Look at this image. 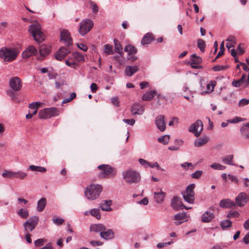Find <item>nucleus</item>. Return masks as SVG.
Masks as SVG:
<instances>
[{
  "label": "nucleus",
  "mask_w": 249,
  "mask_h": 249,
  "mask_svg": "<svg viewBox=\"0 0 249 249\" xmlns=\"http://www.w3.org/2000/svg\"><path fill=\"white\" fill-rule=\"evenodd\" d=\"M102 190L103 187L102 185L91 184L86 188L85 195L88 199L93 200L99 197Z\"/></svg>",
  "instance_id": "obj_1"
},
{
  "label": "nucleus",
  "mask_w": 249,
  "mask_h": 249,
  "mask_svg": "<svg viewBox=\"0 0 249 249\" xmlns=\"http://www.w3.org/2000/svg\"><path fill=\"white\" fill-rule=\"evenodd\" d=\"M19 52L16 49L2 47L0 49V58L5 62H11L18 56Z\"/></svg>",
  "instance_id": "obj_2"
},
{
  "label": "nucleus",
  "mask_w": 249,
  "mask_h": 249,
  "mask_svg": "<svg viewBox=\"0 0 249 249\" xmlns=\"http://www.w3.org/2000/svg\"><path fill=\"white\" fill-rule=\"evenodd\" d=\"M41 29V26L38 23L31 25L29 27V32L38 43L42 42L44 40V36Z\"/></svg>",
  "instance_id": "obj_3"
},
{
  "label": "nucleus",
  "mask_w": 249,
  "mask_h": 249,
  "mask_svg": "<svg viewBox=\"0 0 249 249\" xmlns=\"http://www.w3.org/2000/svg\"><path fill=\"white\" fill-rule=\"evenodd\" d=\"M100 172L99 177L100 178H106L108 177H114L116 174V170L108 164H101L98 166Z\"/></svg>",
  "instance_id": "obj_4"
},
{
  "label": "nucleus",
  "mask_w": 249,
  "mask_h": 249,
  "mask_svg": "<svg viewBox=\"0 0 249 249\" xmlns=\"http://www.w3.org/2000/svg\"><path fill=\"white\" fill-rule=\"evenodd\" d=\"M123 176L125 182L129 183H136L140 181V174L134 170L125 171L123 173Z\"/></svg>",
  "instance_id": "obj_5"
},
{
  "label": "nucleus",
  "mask_w": 249,
  "mask_h": 249,
  "mask_svg": "<svg viewBox=\"0 0 249 249\" xmlns=\"http://www.w3.org/2000/svg\"><path fill=\"white\" fill-rule=\"evenodd\" d=\"M59 114L60 111L57 108L50 107L40 110L38 112V116L40 119H47L58 116Z\"/></svg>",
  "instance_id": "obj_6"
},
{
  "label": "nucleus",
  "mask_w": 249,
  "mask_h": 249,
  "mask_svg": "<svg viewBox=\"0 0 249 249\" xmlns=\"http://www.w3.org/2000/svg\"><path fill=\"white\" fill-rule=\"evenodd\" d=\"M93 25V22L91 19L88 18L83 19L80 23L79 34L82 36L85 35L91 30Z\"/></svg>",
  "instance_id": "obj_7"
},
{
  "label": "nucleus",
  "mask_w": 249,
  "mask_h": 249,
  "mask_svg": "<svg viewBox=\"0 0 249 249\" xmlns=\"http://www.w3.org/2000/svg\"><path fill=\"white\" fill-rule=\"evenodd\" d=\"M39 218L38 216H34L29 218L23 223V227L25 232L32 231L36 226Z\"/></svg>",
  "instance_id": "obj_8"
},
{
  "label": "nucleus",
  "mask_w": 249,
  "mask_h": 249,
  "mask_svg": "<svg viewBox=\"0 0 249 249\" xmlns=\"http://www.w3.org/2000/svg\"><path fill=\"white\" fill-rule=\"evenodd\" d=\"M203 130V125L200 120H197L195 123L192 124L189 131L193 133L196 137H198Z\"/></svg>",
  "instance_id": "obj_9"
},
{
  "label": "nucleus",
  "mask_w": 249,
  "mask_h": 249,
  "mask_svg": "<svg viewBox=\"0 0 249 249\" xmlns=\"http://www.w3.org/2000/svg\"><path fill=\"white\" fill-rule=\"evenodd\" d=\"M9 86L14 91H19L22 88V83L18 77H13L9 80Z\"/></svg>",
  "instance_id": "obj_10"
},
{
  "label": "nucleus",
  "mask_w": 249,
  "mask_h": 249,
  "mask_svg": "<svg viewBox=\"0 0 249 249\" xmlns=\"http://www.w3.org/2000/svg\"><path fill=\"white\" fill-rule=\"evenodd\" d=\"M202 61V59L200 56L193 53L190 55V60L188 62V64H189L192 68L198 69L201 67L200 65Z\"/></svg>",
  "instance_id": "obj_11"
},
{
  "label": "nucleus",
  "mask_w": 249,
  "mask_h": 249,
  "mask_svg": "<svg viewBox=\"0 0 249 249\" xmlns=\"http://www.w3.org/2000/svg\"><path fill=\"white\" fill-rule=\"evenodd\" d=\"M60 37V41L64 44L67 46L72 45V40L70 33L67 30L63 29L61 31Z\"/></svg>",
  "instance_id": "obj_12"
},
{
  "label": "nucleus",
  "mask_w": 249,
  "mask_h": 249,
  "mask_svg": "<svg viewBox=\"0 0 249 249\" xmlns=\"http://www.w3.org/2000/svg\"><path fill=\"white\" fill-rule=\"evenodd\" d=\"M171 207L176 210H179L183 209L187 210V207L184 205L181 200V198L177 196L173 197L171 202Z\"/></svg>",
  "instance_id": "obj_13"
},
{
  "label": "nucleus",
  "mask_w": 249,
  "mask_h": 249,
  "mask_svg": "<svg viewBox=\"0 0 249 249\" xmlns=\"http://www.w3.org/2000/svg\"><path fill=\"white\" fill-rule=\"evenodd\" d=\"M37 53L36 48L33 45H30L23 52L22 55L23 58H27L32 55H36Z\"/></svg>",
  "instance_id": "obj_14"
},
{
  "label": "nucleus",
  "mask_w": 249,
  "mask_h": 249,
  "mask_svg": "<svg viewBox=\"0 0 249 249\" xmlns=\"http://www.w3.org/2000/svg\"><path fill=\"white\" fill-rule=\"evenodd\" d=\"M247 195L244 192L240 193L235 198V205L242 207L248 201Z\"/></svg>",
  "instance_id": "obj_15"
},
{
  "label": "nucleus",
  "mask_w": 249,
  "mask_h": 249,
  "mask_svg": "<svg viewBox=\"0 0 249 249\" xmlns=\"http://www.w3.org/2000/svg\"><path fill=\"white\" fill-rule=\"evenodd\" d=\"M155 124L158 128L163 132L166 128L165 117L162 115H158L155 119Z\"/></svg>",
  "instance_id": "obj_16"
},
{
  "label": "nucleus",
  "mask_w": 249,
  "mask_h": 249,
  "mask_svg": "<svg viewBox=\"0 0 249 249\" xmlns=\"http://www.w3.org/2000/svg\"><path fill=\"white\" fill-rule=\"evenodd\" d=\"M71 52L70 50L67 48L62 47L60 48L55 54V58L58 60H62Z\"/></svg>",
  "instance_id": "obj_17"
},
{
  "label": "nucleus",
  "mask_w": 249,
  "mask_h": 249,
  "mask_svg": "<svg viewBox=\"0 0 249 249\" xmlns=\"http://www.w3.org/2000/svg\"><path fill=\"white\" fill-rule=\"evenodd\" d=\"M196 185L192 183L188 185V203L193 204L195 202V192L194 191Z\"/></svg>",
  "instance_id": "obj_18"
},
{
  "label": "nucleus",
  "mask_w": 249,
  "mask_h": 249,
  "mask_svg": "<svg viewBox=\"0 0 249 249\" xmlns=\"http://www.w3.org/2000/svg\"><path fill=\"white\" fill-rule=\"evenodd\" d=\"M39 51L40 56L37 57V59L41 61L43 59L44 57L49 54L50 53V48L45 44H42L40 46Z\"/></svg>",
  "instance_id": "obj_19"
},
{
  "label": "nucleus",
  "mask_w": 249,
  "mask_h": 249,
  "mask_svg": "<svg viewBox=\"0 0 249 249\" xmlns=\"http://www.w3.org/2000/svg\"><path fill=\"white\" fill-rule=\"evenodd\" d=\"M143 107L138 103H135L132 106L131 112L133 115H142L144 112Z\"/></svg>",
  "instance_id": "obj_20"
},
{
  "label": "nucleus",
  "mask_w": 249,
  "mask_h": 249,
  "mask_svg": "<svg viewBox=\"0 0 249 249\" xmlns=\"http://www.w3.org/2000/svg\"><path fill=\"white\" fill-rule=\"evenodd\" d=\"M186 217V213L184 212L179 213L175 215L173 219L174 220L177 221L175 223V224L176 225H180L183 222L187 221V220H185Z\"/></svg>",
  "instance_id": "obj_21"
},
{
  "label": "nucleus",
  "mask_w": 249,
  "mask_h": 249,
  "mask_svg": "<svg viewBox=\"0 0 249 249\" xmlns=\"http://www.w3.org/2000/svg\"><path fill=\"white\" fill-rule=\"evenodd\" d=\"M219 206L223 208H231L235 207V204L233 201L227 198L221 200L219 202Z\"/></svg>",
  "instance_id": "obj_22"
},
{
  "label": "nucleus",
  "mask_w": 249,
  "mask_h": 249,
  "mask_svg": "<svg viewBox=\"0 0 249 249\" xmlns=\"http://www.w3.org/2000/svg\"><path fill=\"white\" fill-rule=\"evenodd\" d=\"M139 70L138 66H127L125 70V73L128 76H131Z\"/></svg>",
  "instance_id": "obj_23"
},
{
  "label": "nucleus",
  "mask_w": 249,
  "mask_h": 249,
  "mask_svg": "<svg viewBox=\"0 0 249 249\" xmlns=\"http://www.w3.org/2000/svg\"><path fill=\"white\" fill-rule=\"evenodd\" d=\"M90 230L94 232H100L106 230L105 226L102 224H92L90 227Z\"/></svg>",
  "instance_id": "obj_24"
},
{
  "label": "nucleus",
  "mask_w": 249,
  "mask_h": 249,
  "mask_svg": "<svg viewBox=\"0 0 249 249\" xmlns=\"http://www.w3.org/2000/svg\"><path fill=\"white\" fill-rule=\"evenodd\" d=\"M214 217L213 213L209 211L205 212L202 215L201 220L205 223H208L211 221Z\"/></svg>",
  "instance_id": "obj_25"
},
{
  "label": "nucleus",
  "mask_w": 249,
  "mask_h": 249,
  "mask_svg": "<svg viewBox=\"0 0 249 249\" xmlns=\"http://www.w3.org/2000/svg\"><path fill=\"white\" fill-rule=\"evenodd\" d=\"M166 196L165 193L163 192H154V198L157 203H161L163 202Z\"/></svg>",
  "instance_id": "obj_26"
},
{
  "label": "nucleus",
  "mask_w": 249,
  "mask_h": 249,
  "mask_svg": "<svg viewBox=\"0 0 249 249\" xmlns=\"http://www.w3.org/2000/svg\"><path fill=\"white\" fill-rule=\"evenodd\" d=\"M209 141V138L207 136H204L195 140L194 145L196 147H201L206 144Z\"/></svg>",
  "instance_id": "obj_27"
},
{
  "label": "nucleus",
  "mask_w": 249,
  "mask_h": 249,
  "mask_svg": "<svg viewBox=\"0 0 249 249\" xmlns=\"http://www.w3.org/2000/svg\"><path fill=\"white\" fill-rule=\"evenodd\" d=\"M156 94L157 92L154 90L148 91L143 95L142 100L143 101H151Z\"/></svg>",
  "instance_id": "obj_28"
},
{
  "label": "nucleus",
  "mask_w": 249,
  "mask_h": 249,
  "mask_svg": "<svg viewBox=\"0 0 249 249\" xmlns=\"http://www.w3.org/2000/svg\"><path fill=\"white\" fill-rule=\"evenodd\" d=\"M100 235L101 238L106 240L112 239L114 237V233L111 230H108L107 231H102V232L100 233Z\"/></svg>",
  "instance_id": "obj_29"
},
{
  "label": "nucleus",
  "mask_w": 249,
  "mask_h": 249,
  "mask_svg": "<svg viewBox=\"0 0 249 249\" xmlns=\"http://www.w3.org/2000/svg\"><path fill=\"white\" fill-rule=\"evenodd\" d=\"M240 132L242 137L245 139L249 138V122L241 127Z\"/></svg>",
  "instance_id": "obj_30"
},
{
  "label": "nucleus",
  "mask_w": 249,
  "mask_h": 249,
  "mask_svg": "<svg viewBox=\"0 0 249 249\" xmlns=\"http://www.w3.org/2000/svg\"><path fill=\"white\" fill-rule=\"evenodd\" d=\"M154 40L153 35L151 33H147L142 38L141 44L143 45L150 44Z\"/></svg>",
  "instance_id": "obj_31"
},
{
  "label": "nucleus",
  "mask_w": 249,
  "mask_h": 249,
  "mask_svg": "<svg viewBox=\"0 0 249 249\" xmlns=\"http://www.w3.org/2000/svg\"><path fill=\"white\" fill-rule=\"evenodd\" d=\"M112 201L111 200H104L101 204V208L104 211H110L112 210L110 207Z\"/></svg>",
  "instance_id": "obj_32"
},
{
  "label": "nucleus",
  "mask_w": 249,
  "mask_h": 249,
  "mask_svg": "<svg viewBox=\"0 0 249 249\" xmlns=\"http://www.w3.org/2000/svg\"><path fill=\"white\" fill-rule=\"evenodd\" d=\"M71 57H72L73 60H76L78 62H84L85 60L84 55L78 52L73 53Z\"/></svg>",
  "instance_id": "obj_33"
},
{
  "label": "nucleus",
  "mask_w": 249,
  "mask_h": 249,
  "mask_svg": "<svg viewBox=\"0 0 249 249\" xmlns=\"http://www.w3.org/2000/svg\"><path fill=\"white\" fill-rule=\"evenodd\" d=\"M46 205V199L45 198H42L37 203V210L40 212H42L45 208Z\"/></svg>",
  "instance_id": "obj_34"
},
{
  "label": "nucleus",
  "mask_w": 249,
  "mask_h": 249,
  "mask_svg": "<svg viewBox=\"0 0 249 249\" xmlns=\"http://www.w3.org/2000/svg\"><path fill=\"white\" fill-rule=\"evenodd\" d=\"M29 170L32 171H36L41 173H44L46 171V169L44 167L31 165L29 166Z\"/></svg>",
  "instance_id": "obj_35"
},
{
  "label": "nucleus",
  "mask_w": 249,
  "mask_h": 249,
  "mask_svg": "<svg viewBox=\"0 0 249 249\" xmlns=\"http://www.w3.org/2000/svg\"><path fill=\"white\" fill-rule=\"evenodd\" d=\"M246 79V75L243 74L239 80L233 81L232 83V84L235 87H239L243 85L244 83L245 82Z\"/></svg>",
  "instance_id": "obj_36"
},
{
  "label": "nucleus",
  "mask_w": 249,
  "mask_h": 249,
  "mask_svg": "<svg viewBox=\"0 0 249 249\" xmlns=\"http://www.w3.org/2000/svg\"><path fill=\"white\" fill-rule=\"evenodd\" d=\"M232 222L228 219L223 220L220 222V225L222 230H226L231 226Z\"/></svg>",
  "instance_id": "obj_37"
},
{
  "label": "nucleus",
  "mask_w": 249,
  "mask_h": 249,
  "mask_svg": "<svg viewBox=\"0 0 249 249\" xmlns=\"http://www.w3.org/2000/svg\"><path fill=\"white\" fill-rule=\"evenodd\" d=\"M124 51L128 53V55H131L136 53L137 52V50L133 46L131 45H128L125 46L124 48Z\"/></svg>",
  "instance_id": "obj_38"
},
{
  "label": "nucleus",
  "mask_w": 249,
  "mask_h": 249,
  "mask_svg": "<svg viewBox=\"0 0 249 249\" xmlns=\"http://www.w3.org/2000/svg\"><path fill=\"white\" fill-rule=\"evenodd\" d=\"M197 46L199 49L201 53L205 52V49L206 47V44L205 41L202 39H198L197 40Z\"/></svg>",
  "instance_id": "obj_39"
},
{
  "label": "nucleus",
  "mask_w": 249,
  "mask_h": 249,
  "mask_svg": "<svg viewBox=\"0 0 249 249\" xmlns=\"http://www.w3.org/2000/svg\"><path fill=\"white\" fill-rule=\"evenodd\" d=\"M169 140L170 136L168 135L162 136L158 139V142L164 145L167 144L169 142Z\"/></svg>",
  "instance_id": "obj_40"
},
{
  "label": "nucleus",
  "mask_w": 249,
  "mask_h": 249,
  "mask_svg": "<svg viewBox=\"0 0 249 249\" xmlns=\"http://www.w3.org/2000/svg\"><path fill=\"white\" fill-rule=\"evenodd\" d=\"M65 64L72 68L76 69V67L77 66V63L74 62V61L73 60L71 57H69L68 59H67L65 61Z\"/></svg>",
  "instance_id": "obj_41"
},
{
  "label": "nucleus",
  "mask_w": 249,
  "mask_h": 249,
  "mask_svg": "<svg viewBox=\"0 0 249 249\" xmlns=\"http://www.w3.org/2000/svg\"><path fill=\"white\" fill-rule=\"evenodd\" d=\"M15 172L10 170H4L2 174V177L6 178H15Z\"/></svg>",
  "instance_id": "obj_42"
},
{
  "label": "nucleus",
  "mask_w": 249,
  "mask_h": 249,
  "mask_svg": "<svg viewBox=\"0 0 249 249\" xmlns=\"http://www.w3.org/2000/svg\"><path fill=\"white\" fill-rule=\"evenodd\" d=\"M18 214L22 218L26 219L29 216V213L28 210L23 209H20L18 212Z\"/></svg>",
  "instance_id": "obj_43"
},
{
  "label": "nucleus",
  "mask_w": 249,
  "mask_h": 249,
  "mask_svg": "<svg viewBox=\"0 0 249 249\" xmlns=\"http://www.w3.org/2000/svg\"><path fill=\"white\" fill-rule=\"evenodd\" d=\"M15 178H19L20 179H24L27 176L26 173L21 171L15 172Z\"/></svg>",
  "instance_id": "obj_44"
},
{
  "label": "nucleus",
  "mask_w": 249,
  "mask_h": 249,
  "mask_svg": "<svg viewBox=\"0 0 249 249\" xmlns=\"http://www.w3.org/2000/svg\"><path fill=\"white\" fill-rule=\"evenodd\" d=\"M114 42L116 52L120 53L123 50V47L122 45L120 43L119 41L116 39H114Z\"/></svg>",
  "instance_id": "obj_45"
},
{
  "label": "nucleus",
  "mask_w": 249,
  "mask_h": 249,
  "mask_svg": "<svg viewBox=\"0 0 249 249\" xmlns=\"http://www.w3.org/2000/svg\"><path fill=\"white\" fill-rule=\"evenodd\" d=\"M233 159V156L232 155H228L223 158L222 161L223 163L227 164L233 165V163H232Z\"/></svg>",
  "instance_id": "obj_46"
},
{
  "label": "nucleus",
  "mask_w": 249,
  "mask_h": 249,
  "mask_svg": "<svg viewBox=\"0 0 249 249\" xmlns=\"http://www.w3.org/2000/svg\"><path fill=\"white\" fill-rule=\"evenodd\" d=\"M90 214L95 217L97 219H99L101 218L99 210L97 209H92L89 212Z\"/></svg>",
  "instance_id": "obj_47"
},
{
  "label": "nucleus",
  "mask_w": 249,
  "mask_h": 249,
  "mask_svg": "<svg viewBox=\"0 0 249 249\" xmlns=\"http://www.w3.org/2000/svg\"><path fill=\"white\" fill-rule=\"evenodd\" d=\"M211 167L215 169V170H223L226 168V167L222 164L214 163L210 165Z\"/></svg>",
  "instance_id": "obj_48"
},
{
  "label": "nucleus",
  "mask_w": 249,
  "mask_h": 249,
  "mask_svg": "<svg viewBox=\"0 0 249 249\" xmlns=\"http://www.w3.org/2000/svg\"><path fill=\"white\" fill-rule=\"evenodd\" d=\"M228 68V66L216 65L213 67V70L214 71H219L226 70Z\"/></svg>",
  "instance_id": "obj_49"
},
{
  "label": "nucleus",
  "mask_w": 249,
  "mask_h": 249,
  "mask_svg": "<svg viewBox=\"0 0 249 249\" xmlns=\"http://www.w3.org/2000/svg\"><path fill=\"white\" fill-rule=\"evenodd\" d=\"M216 82L212 81L210 84L207 85V92L208 93L211 92L214 89V87L215 86Z\"/></svg>",
  "instance_id": "obj_50"
},
{
  "label": "nucleus",
  "mask_w": 249,
  "mask_h": 249,
  "mask_svg": "<svg viewBox=\"0 0 249 249\" xmlns=\"http://www.w3.org/2000/svg\"><path fill=\"white\" fill-rule=\"evenodd\" d=\"M203 174V171L201 170L196 171L195 173L191 175L192 178L198 179Z\"/></svg>",
  "instance_id": "obj_51"
},
{
  "label": "nucleus",
  "mask_w": 249,
  "mask_h": 249,
  "mask_svg": "<svg viewBox=\"0 0 249 249\" xmlns=\"http://www.w3.org/2000/svg\"><path fill=\"white\" fill-rule=\"evenodd\" d=\"M105 53L107 54H111L113 53L112 50V47L109 44H106L104 46Z\"/></svg>",
  "instance_id": "obj_52"
},
{
  "label": "nucleus",
  "mask_w": 249,
  "mask_h": 249,
  "mask_svg": "<svg viewBox=\"0 0 249 249\" xmlns=\"http://www.w3.org/2000/svg\"><path fill=\"white\" fill-rule=\"evenodd\" d=\"M45 241L46 240L43 238L37 239L34 242L35 246L36 247H41L44 245Z\"/></svg>",
  "instance_id": "obj_53"
},
{
  "label": "nucleus",
  "mask_w": 249,
  "mask_h": 249,
  "mask_svg": "<svg viewBox=\"0 0 249 249\" xmlns=\"http://www.w3.org/2000/svg\"><path fill=\"white\" fill-rule=\"evenodd\" d=\"M239 213L236 211H234L230 212L227 214V216L228 218H231L238 217L239 216Z\"/></svg>",
  "instance_id": "obj_54"
},
{
  "label": "nucleus",
  "mask_w": 249,
  "mask_h": 249,
  "mask_svg": "<svg viewBox=\"0 0 249 249\" xmlns=\"http://www.w3.org/2000/svg\"><path fill=\"white\" fill-rule=\"evenodd\" d=\"M249 104V99L246 98H243L241 99L238 103V106L242 107L248 105Z\"/></svg>",
  "instance_id": "obj_55"
},
{
  "label": "nucleus",
  "mask_w": 249,
  "mask_h": 249,
  "mask_svg": "<svg viewBox=\"0 0 249 249\" xmlns=\"http://www.w3.org/2000/svg\"><path fill=\"white\" fill-rule=\"evenodd\" d=\"M139 162L140 163L143 165L144 167L145 168H148V167H149V165H150V162L144 160V159H140L139 160Z\"/></svg>",
  "instance_id": "obj_56"
},
{
  "label": "nucleus",
  "mask_w": 249,
  "mask_h": 249,
  "mask_svg": "<svg viewBox=\"0 0 249 249\" xmlns=\"http://www.w3.org/2000/svg\"><path fill=\"white\" fill-rule=\"evenodd\" d=\"M53 222L57 225H61L64 221V219L61 218H55L53 219Z\"/></svg>",
  "instance_id": "obj_57"
},
{
  "label": "nucleus",
  "mask_w": 249,
  "mask_h": 249,
  "mask_svg": "<svg viewBox=\"0 0 249 249\" xmlns=\"http://www.w3.org/2000/svg\"><path fill=\"white\" fill-rule=\"evenodd\" d=\"M77 46L79 49L84 52H87L88 49V47L86 45L82 43H77Z\"/></svg>",
  "instance_id": "obj_58"
},
{
  "label": "nucleus",
  "mask_w": 249,
  "mask_h": 249,
  "mask_svg": "<svg viewBox=\"0 0 249 249\" xmlns=\"http://www.w3.org/2000/svg\"><path fill=\"white\" fill-rule=\"evenodd\" d=\"M123 122L125 123L130 125H133L135 123V120L133 119H124Z\"/></svg>",
  "instance_id": "obj_59"
},
{
  "label": "nucleus",
  "mask_w": 249,
  "mask_h": 249,
  "mask_svg": "<svg viewBox=\"0 0 249 249\" xmlns=\"http://www.w3.org/2000/svg\"><path fill=\"white\" fill-rule=\"evenodd\" d=\"M236 54H238L239 55H242L244 53V50L243 48L241 47V44H240L238 47L237 48V51H236Z\"/></svg>",
  "instance_id": "obj_60"
},
{
  "label": "nucleus",
  "mask_w": 249,
  "mask_h": 249,
  "mask_svg": "<svg viewBox=\"0 0 249 249\" xmlns=\"http://www.w3.org/2000/svg\"><path fill=\"white\" fill-rule=\"evenodd\" d=\"M231 55L234 57L235 62H238V58L236 57V52L234 49H231Z\"/></svg>",
  "instance_id": "obj_61"
},
{
  "label": "nucleus",
  "mask_w": 249,
  "mask_h": 249,
  "mask_svg": "<svg viewBox=\"0 0 249 249\" xmlns=\"http://www.w3.org/2000/svg\"><path fill=\"white\" fill-rule=\"evenodd\" d=\"M172 243L173 242L172 241L167 243H160L157 244V247L159 249H160L161 248L166 246L167 245H169Z\"/></svg>",
  "instance_id": "obj_62"
},
{
  "label": "nucleus",
  "mask_w": 249,
  "mask_h": 249,
  "mask_svg": "<svg viewBox=\"0 0 249 249\" xmlns=\"http://www.w3.org/2000/svg\"><path fill=\"white\" fill-rule=\"evenodd\" d=\"M149 167H151V168H154V167H156L159 170H161V171H163L164 170L161 169L159 164H158V163L157 162H155L153 163L150 162V165H149Z\"/></svg>",
  "instance_id": "obj_63"
},
{
  "label": "nucleus",
  "mask_w": 249,
  "mask_h": 249,
  "mask_svg": "<svg viewBox=\"0 0 249 249\" xmlns=\"http://www.w3.org/2000/svg\"><path fill=\"white\" fill-rule=\"evenodd\" d=\"M92 6V12L94 13H97L98 11V7L97 5L95 3L92 2L91 3Z\"/></svg>",
  "instance_id": "obj_64"
}]
</instances>
